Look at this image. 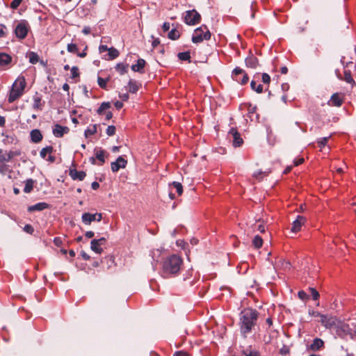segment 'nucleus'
<instances>
[{
  "instance_id": "nucleus-60",
  "label": "nucleus",
  "mask_w": 356,
  "mask_h": 356,
  "mask_svg": "<svg viewBox=\"0 0 356 356\" xmlns=\"http://www.w3.org/2000/svg\"><path fill=\"white\" fill-rule=\"evenodd\" d=\"M303 162H304L303 158L296 159L293 161L294 165H296V166H298V165L302 164Z\"/></svg>"
},
{
  "instance_id": "nucleus-59",
  "label": "nucleus",
  "mask_w": 356,
  "mask_h": 356,
  "mask_svg": "<svg viewBox=\"0 0 356 356\" xmlns=\"http://www.w3.org/2000/svg\"><path fill=\"white\" fill-rule=\"evenodd\" d=\"M109 49L106 45H104V44H101L99 47V51L100 53H103V52H105L106 51H109Z\"/></svg>"
},
{
  "instance_id": "nucleus-26",
  "label": "nucleus",
  "mask_w": 356,
  "mask_h": 356,
  "mask_svg": "<svg viewBox=\"0 0 356 356\" xmlns=\"http://www.w3.org/2000/svg\"><path fill=\"white\" fill-rule=\"evenodd\" d=\"M343 103V99L340 95L335 93L332 95L330 104L334 106H340Z\"/></svg>"
},
{
  "instance_id": "nucleus-16",
  "label": "nucleus",
  "mask_w": 356,
  "mask_h": 356,
  "mask_svg": "<svg viewBox=\"0 0 356 356\" xmlns=\"http://www.w3.org/2000/svg\"><path fill=\"white\" fill-rule=\"evenodd\" d=\"M69 175L73 180L79 181H83L86 176L84 171H78L76 169H70Z\"/></svg>"
},
{
  "instance_id": "nucleus-55",
  "label": "nucleus",
  "mask_w": 356,
  "mask_h": 356,
  "mask_svg": "<svg viewBox=\"0 0 356 356\" xmlns=\"http://www.w3.org/2000/svg\"><path fill=\"white\" fill-rule=\"evenodd\" d=\"M23 229L24 232H26V233H29L30 234H32L33 232H34L33 227H32V225H31L29 224L26 225L24 227Z\"/></svg>"
},
{
  "instance_id": "nucleus-17",
  "label": "nucleus",
  "mask_w": 356,
  "mask_h": 356,
  "mask_svg": "<svg viewBox=\"0 0 356 356\" xmlns=\"http://www.w3.org/2000/svg\"><path fill=\"white\" fill-rule=\"evenodd\" d=\"M49 204L46 202H38L34 205L29 206L28 207V211L34 212V211H41L46 209L49 208Z\"/></svg>"
},
{
  "instance_id": "nucleus-9",
  "label": "nucleus",
  "mask_w": 356,
  "mask_h": 356,
  "mask_svg": "<svg viewBox=\"0 0 356 356\" xmlns=\"http://www.w3.org/2000/svg\"><path fill=\"white\" fill-rule=\"evenodd\" d=\"M228 136L230 139L232 138L234 147H237L243 145V139L236 129L232 128L228 133Z\"/></svg>"
},
{
  "instance_id": "nucleus-12",
  "label": "nucleus",
  "mask_w": 356,
  "mask_h": 356,
  "mask_svg": "<svg viewBox=\"0 0 356 356\" xmlns=\"http://www.w3.org/2000/svg\"><path fill=\"white\" fill-rule=\"evenodd\" d=\"M324 341L320 338H315L312 342L307 346V350L313 352L318 351L324 348Z\"/></svg>"
},
{
  "instance_id": "nucleus-18",
  "label": "nucleus",
  "mask_w": 356,
  "mask_h": 356,
  "mask_svg": "<svg viewBox=\"0 0 356 356\" xmlns=\"http://www.w3.org/2000/svg\"><path fill=\"white\" fill-rule=\"evenodd\" d=\"M52 152L53 147L51 146H47L41 149L40 155L42 159H46L47 156L49 155L47 160L53 162L54 161V158L51 155Z\"/></svg>"
},
{
  "instance_id": "nucleus-7",
  "label": "nucleus",
  "mask_w": 356,
  "mask_h": 356,
  "mask_svg": "<svg viewBox=\"0 0 356 356\" xmlns=\"http://www.w3.org/2000/svg\"><path fill=\"white\" fill-rule=\"evenodd\" d=\"M29 24L26 21H22L16 26L15 33L19 39H24L26 37L29 31Z\"/></svg>"
},
{
  "instance_id": "nucleus-15",
  "label": "nucleus",
  "mask_w": 356,
  "mask_h": 356,
  "mask_svg": "<svg viewBox=\"0 0 356 356\" xmlns=\"http://www.w3.org/2000/svg\"><path fill=\"white\" fill-rule=\"evenodd\" d=\"M69 131L67 127H63L58 124H56L53 129V134L57 138L62 137L65 134Z\"/></svg>"
},
{
  "instance_id": "nucleus-52",
  "label": "nucleus",
  "mask_w": 356,
  "mask_h": 356,
  "mask_svg": "<svg viewBox=\"0 0 356 356\" xmlns=\"http://www.w3.org/2000/svg\"><path fill=\"white\" fill-rule=\"evenodd\" d=\"M262 82L265 84H269L270 82V76L267 73H263L261 75Z\"/></svg>"
},
{
  "instance_id": "nucleus-63",
  "label": "nucleus",
  "mask_w": 356,
  "mask_h": 356,
  "mask_svg": "<svg viewBox=\"0 0 356 356\" xmlns=\"http://www.w3.org/2000/svg\"><path fill=\"white\" fill-rule=\"evenodd\" d=\"M104 115H105V119L106 120H109L112 118L113 117V113L111 111H106Z\"/></svg>"
},
{
  "instance_id": "nucleus-22",
  "label": "nucleus",
  "mask_w": 356,
  "mask_h": 356,
  "mask_svg": "<svg viewBox=\"0 0 356 356\" xmlns=\"http://www.w3.org/2000/svg\"><path fill=\"white\" fill-rule=\"evenodd\" d=\"M95 219V213H84L81 216L82 222L86 225H90Z\"/></svg>"
},
{
  "instance_id": "nucleus-61",
  "label": "nucleus",
  "mask_w": 356,
  "mask_h": 356,
  "mask_svg": "<svg viewBox=\"0 0 356 356\" xmlns=\"http://www.w3.org/2000/svg\"><path fill=\"white\" fill-rule=\"evenodd\" d=\"M170 28V24L169 22H164L163 26H162V29L163 30L164 32H167L169 31Z\"/></svg>"
},
{
  "instance_id": "nucleus-36",
  "label": "nucleus",
  "mask_w": 356,
  "mask_h": 356,
  "mask_svg": "<svg viewBox=\"0 0 356 356\" xmlns=\"http://www.w3.org/2000/svg\"><path fill=\"white\" fill-rule=\"evenodd\" d=\"M246 356H261L260 351L255 348L250 346L248 350H246Z\"/></svg>"
},
{
  "instance_id": "nucleus-6",
  "label": "nucleus",
  "mask_w": 356,
  "mask_h": 356,
  "mask_svg": "<svg viewBox=\"0 0 356 356\" xmlns=\"http://www.w3.org/2000/svg\"><path fill=\"white\" fill-rule=\"evenodd\" d=\"M184 22L189 26H194L200 22L201 15L195 9L187 10L183 13Z\"/></svg>"
},
{
  "instance_id": "nucleus-29",
  "label": "nucleus",
  "mask_w": 356,
  "mask_h": 356,
  "mask_svg": "<svg viewBox=\"0 0 356 356\" xmlns=\"http://www.w3.org/2000/svg\"><path fill=\"white\" fill-rule=\"evenodd\" d=\"M258 65V60L253 55H251L250 57L246 58V67H249L251 68H256Z\"/></svg>"
},
{
  "instance_id": "nucleus-19",
  "label": "nucleus",
  "mask_w": 356,
  "mask_h": 356,
  "mask_svg": "<svg viewBox=\"0 0 356 356\" xmlns=\"http://www.w3.org/2000/svg\"><path fill=\"white\" fill-rule=\"evenodd\" d=\"M12 57L6 53H0V67H7L12 62Z\"/></svg>"
},
{
  "instance_id": "nucleus-31",
  "label": "nucleus",
  "mask_w": 356,
  "mask_h": 356,
  "mask_svg": "<svg viewBox=\"0 0 356 356\" xmlns=\"http://www.w3.org/2000/svg\"><path fill=\"white\" fill-rule=\"evenodd\" d=\"M97 124H90L84 131V136L86 138H89L90 136L95 134L97 132Z\"/></svg>"
},
{
  "instance_id": "nucleus-28",
  "label": "nucleus",
  "mask_w": 356,
  "mask_h": 356,
  "mask_svg": "<svg viewBox=\"0 0 356 356\" xmlns=\"http://www.w3.org/2000/svg\"><path fill=\"white\" fill-rule=\"evenodd\" d=\"M111 108V103L108 102H104L101 104L98 109L97 110V113L102 115H104L107 110Z\"/></svg>"
},
{
  "instance_id": "nucleus-37",
  "label": "nucleus",
  "mask_w": 356,
  "mask_h": 356,
  "mask_svg": "<svg viewBox=\"0 0 356 356\" xmlns=\"http://www.w3.org/2000/svg\"><path fill=\"white\" fill-rule=\"evenodd\" d=\"M252 245L255 248H260L263 245V239L259 235H256L252 240Z\"/></svg>"
},
{
  "instance_id": "nucleus-4",
  "label": "nucleus",
  "mask_w": 356,
  "mask_h": 356,
  "mask_svg": "<svg viewBox=\"0 0 356 356\" xmlns=\"http://www.w3.org/2000/svg\"><path fill=\"white\" fill-rule=\"evenodd\" d=\"M259 313L254 309L246 308V333L259 330Z\"/></svg>"
},
{
  "instance_id": "nucleus-13",
  "label": "nucleus",
  "mask_w": 356,
  "mask_h": 356,
  "mask_svg": "<svg viewBox=\"0 0 356 356\" xmlns=\"http://www.w3.org/2000/svg\"><path fill=\"white\" fill-rule=\"evenodd\" d=\"M232 77L234 80L240 82L241 84H245V74L243 69L238 67L234 68L232 73Z\"/></svg>"
},
{
  "instance_id": "nucleus-14",
  "label": "nucleus",
  "mask_w": 356,
  "mask_h": 356,
  "mask_svg": "<svg viewBox=\"0 0 356 356\" xmlns=\"http://www.w3.org/2000/svg\"><path fill=\"white\" fill-rule=\"evenodd\" d=\"M306 218L302 216H298L297 218L293 222L291 232L297 233L300 231L302 226L305 223Z\"/></svg>"
},
{
  "instance_id": "nucleus-43",
  "label": "nucleus",
  "mask_w": 356,
  "mask_h": 356,
  "mask_svg": "<svg viewBox=\"0 0 356 356\" xmlns=\"http://www.w3.org/2000/svg\"><path fill=\"white\" fill-rule=\"evenodd\" d=\"M67 49L70 53L76 54L78 51V47L76 44L70 43L67 44Z\"/></svg>"
},
{
  "instance_id": "nucleus-48",
  "label": "nucleus",
  "mask_w": 356,
  "mask_h": 356,
  "mask_svg": "<svg viewBox=\"0 0 356 356\" xmlns=\"http://www.w3.org/2000/svg\"><path fill=\"white\" fill-rule=\"evenodd\" d=\"M298 297L302 300H307L309 298V295H308L305 291H300L298 292Z\"/></svg>"
},
{
  "instance_id": "nucleus-56",
  "label": "nucleus",
  "mask_w": 356,
  "mask_h": 356,
  "mask_svg": "<svg viewBox=\"0 0 356 356\" xmlns=\"http://www.w3.org/2000/svg\"><path fill=\"white\" fill-rule=\"evenodd\" d=\"M7 29L5 25L0 24V38L5 37L6 35Z\"/></svg>"
},
{
  "instance_id": "nucleus-41",
  "label": "nucleus",
  "mask_w": 356,
  "mask_h": 356,
  "mask_svg": "<svg viewBox=\"0 0 356 356\" xmlns=\"http://www.w3.org/2000/svg\"><path fill=\"white\" fill-rule=\"evenodd\" d=\"M177 56L179 60H184V61L190 60V58H191L190 52H188V51L179 53Z\"/></svg>"
},
{
  "instance_id": "nucleus-53",
  "label": "nucleus",
  "mask_w": 356,
  "mask_h": 356,
  "mask_svg": "<svg viewBox=\"0 0 356 356\" xmlns=\"http://www.w3.org/2000/svg\"><path fill=\"white\" fill-rule=\"evenodd\" d=\"M309 316H311L312 317H314V318H321V316H323L322 314H321L318 311H315V310H309Z\"/></svg>"
},
{
  "instance_id": "nucleus-21",
  "label": "nucleus",
  "mask_w": 356,
  "mask_h": 356,
  "mask_svg": "<svg viewBox=\"0 0 356 356\" xmlns=\"http://www.w3.org/2000/svg\"><path fill=\"white\" fill-rule=\"evenodd\" d=\"M15 156L13 152L8 153H3L2 149H0V165L10 161Z\"/></svg>"
},
{
  "instance_id": "nucleus-45",
  "label": "nucleus",
  "mask_w": 356,
  "mask_h": 356,
  "mask_svg": "<svg viewBox=\"0 0 356 356\" xmlns=\"http://www.w3.org/2000/svg\"><path fill=\"white\" fill-rule=\"evenodd\" d=\"M116 131V128L113 125H110L107 127L106 133L108 136H112L115 135Z\"/></svg>"
},
{
  "instance_id": "nucleus-24",
  "label": "nucleus",
  "mask_w": 356,
  "mask_h": 356,
  "mask_svg": "<svg viewBox=\"0 0 356 356\" xmlns=\"http://www.w3.org/2000/svg\"><path fill=\"white\" fill-rule=\"evenodd\" d=\"M30 137L32 142L38 143L42 140V135L39 129H33L30 133Z\"/></svg>"
},
{
  "instance_id": "nucleus-32",
  "label": "nucleus",
  "mask_w": 356,
  "mask_h": 356,
  "mask_svg": "<svg viewBox=\"0 0 356 356\" xmlns=\"http://www.w3.org/2000/svg\"><path fill=\"white\" fill-rule=\"evenodd\" d=\"M138 89L139 86L138 83L136 81L131 79L128 83L129 92L131 93H136L138 90Z\"/></svg>"
},
{
  "instance_id": "nucleus-11",
  "label": "nucleus",
  "mask_w": 356,
  "mask_h": 356,
  "mask_svg": "<svg viewBox=\"0 0 356 356\" xmlns=\"http://www.w3.org/2000/svg\"><path fill=\"white\" fill-rule=\"evenodd\" d=\"M127 161L122 156H120L115 161L112 162L111 164V170L113 172H118L120 168H124L127 165Z\"/></svg>"
},
{
  "instance_id": "nucleus-20",
  "label": "nucleus",
  "mask_w": 356,
  "mask_h": 356,
  "mask_svg": "<svg viewBox=\"0 0 356 356\" xmlns=\"http://www.w3.org/2000/svg\"><path fill=\"white\" fill-rule=\"evenodd\" d=\"M161 254V250L159 249L152 250L150 252V256L152 259V265L153 268L154 269L156 267V265L159 262V259L160 258Z\"/></svg>"
},
{
  "instance_id": "nucleus-33",
  "label": "nucleus",
  "mask_w": 356,
  "mask_h": 356,
  "mask_svg": "<svg viewBox=\"0 0 356 356\" xmlns=\"http://www.w3.org/2000/svg\"><path fill=\"white\" fill-rule=\"evenodd\" d=\"M251 88L258 93H261L263 91V86L261 83L255 80H252L250 83Z\"/></svg>"
},
{
  "instance_id": "nucleus-44",
  "label": "nucleus",
  "mask_w": 356,
  "mask_h": 356,
  "mask_svg": "<svg viewBox=\"0 0 356 356\" xmlns=\"http://www.w3.org/2000/svg\"><path fill=\"white\" fill-rule=\"evenodd\" d=\"M240 321H241V331L242 333H245V314H243V312L241 311L240 314Z\"/></svg>"
},
{
  "instance_id": "nucleus-39",
  "label": "nucleus",
  "mask_w": 356,
  "mask_h": 356,
  "mask_svg": "<svg viewBox=\"0 0 356 356\" xmlns=\"http://www.w3.org/2000/svg\"><path fill=\"white\" fill-rule=\"evenodd\" d=\"M28 56L29 62L32 64H35L38 61L39 56L36 53L33 51L29 52Z\"/></svg>"
},
{
  "instance_id": "nucleus-38",
  "label": "nucleus",
  "mask_w": 356,
  "mask_h": 356,
  "mask_svg": "<svg viewBox=\"0 0 356 356\" xmlns=\"http://www.w3.org/2000/svg\"><path fill=\"white\" fill-rule=\"evenodd\" d=\"M108 58L111 60H113L118 57L119 56V51L118 49H115L114 47H111L108 51Z\"/></svg>"
},
{
  "instance_id": "nucleus-49",
  "label": "nucleus",
  "mask_w": 356,
  "mask_h": 356,
  "mask_svg": "<svg viewBox=\"0 0 356 356\" xmlns=\"http://www.w3.org/2000/svg\"><path fill=\"white\" fill-rule=\"evenodd\" d=\"M79 76V68L76 66H73L71 68V77L72 79L76 78Z\"/></svg>"
},
{
  "instance_id": "nucleus-62",
  "label": "nucleus",
  "mask_w": 356,
  "mask_h": 356,
  "mask_svg": "<svg viewBox=\"0 0 356 356\" xmlns=\"http://www.w3.org/2000/svg\"><path fill=\"white\" fill-rule=\"evenodd\" d=\"M281 88L283 92H286L289 90L290 86L288 83H284L282 84Z\"/></svg>"
},
{
  "instance_id": "nucleus-10",
  "label": "nucleus",
  "mask_w": 356,
  "mask_h": 356,
  "mask_svg": "<svg viewBox=\"0 0 356 356\" xmlns=\"http://www.w3.org/2000/svg\"><path fill=\"white\" fill-rule=\"evenodd\" d=\"M320 322L321 323L322 325L328 329L334 330L335 325H337L336 318L328 315L323 314L320 319Z\"/></svg>"
},
{
  "instance_id": "nucleus-23",
  "label": "nucleus",
  "mask_w": 356,
  "mask_h": 356,
  "mask_svg": "<svg viewBox=\"0 0 356 356\" xmlns=\"http://www.w3.org/2000/svg\"><path fill=\"white\" fill-rule=\"evenodd\" d=\"M145 63L146 62L144 59L139 58L137 60V63L132 65L131 68L134 72H143Z\"/></svg>"
},
{
  "instance_id": "nucleus-5",
  "label": "nucleus",
  "mask_w": 356,
  "mask_h": 356,
  "mask_svg": "<svg viewBox=\"0 0 356 356\" xmlns=\"http://www.w3.org/2000/svg\"><path fill=\"white\" fill-rule=\"evenodd\" d=\"M210 38L211 33L209 29L205 25H202L194 31L192 35V42L198 44L204 40H209Z\"/></svg>"
},
{
  "instance_id": "nucleus-8",
  "label": "nucleus",
  "mask_w": 356,
  "mask_h": 356,
  "mask_svg": "<svg viewBox=\"0 0 356 356\" xmlns=\"http://www.w3.org/2000/svg\"><path fill=\"white\" fill-rule=\"evenodd\" d=\"M106 239L101 237L99 239H92L90 242V249L97 254H100L103 252L102 246L105 245Z\"/></svg>"
},
{
  "instance_id": "nucleus-42",
  "label": "nucleus",
  "mask_w": 356,
  "mask_h": 356,
  "mask_svg": "<svg viewBox=\"0 0 356 356\" xmlns=\"http://www.w3.org/2000/svg\"><path fill=\"white\" fill-rule=\"evenodd\" d=\"M179 36H180L179 32L175 29H172L168 33V38L171 40H177L179 38Z\"/></svg>"
},
{
  "instance_id": "nucleus-34",
  "label": "nucleus",
  "mask_w": 356,
  "mask_h": 356,
  "mask_svg": "<svg viewBox=\"0 0 356 356\" xmlns=\"http://www.w3.org/2000/svg\"><path fill=\"white\" fill-rule=\"evenodd\" d=\"M34 181L31 179H29L25 182V186L24 188V192L26 193H29L33 188Z\"/></svg>"
},
{
  "instance_id": "nucleus-35",
  "label": "nucleus",
  "mask_w": 356,
  "mask_h": 356,
  "mask_svg": "<svg viewBox=\"0 0 356 356\" xmlns=\"http://www.w3.org/2000/svg\"><path fill=\"white\" fill-rule=\"evenodd\" d=\"M343 80L346 81L348 83H350L353 86L355 83L353 78L352 77L351 73L349 70L344 71V77Z\"/></svg>"
},
{
  "instance_id": "nucleus-2",
  "label": "nucleus",
  "mask_w": 356,
  "mask_h": 356,
  "mask_svg": "<svg viewBox=\"0 0 356 356\" xmlns=\"http://www.w3.org/2000/svg\"><path fill=\"white\" fill-rule=\"evenodd\" d=\"M26 82L24 76H19L13 83L10 93L8 97V102L13 103L22 97L24 92Z\"/></svg>"
},
{
  "instance_id": "nucleus-58",
  "label": "nucleus",
  "mask_w": 356,
  "mask_h": 356,
  "mask_svg": "<svg viewBox=\"0 0 356 356\" xmlns=\"http://www.w3.org/2000/svg\"><path fill=\"white\" fill-rule=\"evenodd\" d=\"M280 353L283 355H286L289 353V349L288 347L284 346L280 349Z\"/></svg>"
},
{
  "instance_id": "nucleus-1",
  "label": "nucleus",
  "mask_w": 356,
  "mask_h": 356,
  "mask_svg": "<svg viewBox=\"0 0 356 356\" xmlns=\"http://www.w3.org/2000/svg\"><path fill=\"white\" fill-rule=\"evenodd\" d=\"M183 265L181 257L172 254L167 257L162 264V274L164 277L176 275L180 271Z\"/></svg>"
},
{
  "instance_id": "nucleus-57",
  "label": "nucleus",
  "mask_w": 356,
  "mask_h": 356,
  "mask_svg": "<svg viewBox=\"0 0 356 356\" xmlns=\"http://www.w3.org/2000/svg\"><path fill=\"white\" fill-rule=\"evenodd\" d=\"M54 243L57 247H60L63 243L62 238L60 237H55L54 239Z\"/></svg>"
},
{
  "instance_id": "nucleus-47",
  "label": "nucleus",
  "mask_w": 356,
  "mask_h": 356,
  "mask_svg": "<svg viewBox=\"0 0 356 356\" xmlns=\"http://www.w3.org/2000/svg\"><path fill=\"white\" fill-rule=\"evenodd\" d=\"M10 171L9 165L6 163L0 165V173L2 175H6L7 172Z\"/></svg>"
},
{
  "instance_id": "nucleus-25",
  "label": "nucleus",
  "mask_w": 356,
  "mask_h": 356,
  "mask_svg": "<svg viewBox=\"0 0 356 356\" xmlns=\"http://www.w3.org/2000/svg\"><path fill=\"white\" fill-rule=\"evenodd\" d=\"M33 108L35 110H42L44 102H42V97L40 96L38 93L35 95L33 97Z\"/></svg>"
},
{
  "instance_id": "nucleus-3",
  "label": "nucleus",
  "mask_w": 356,
  "mask_h": 356,
  "mask_svg": "<svg viewBox=\"0 0 356 356\" xmlns=\"http://www.w3.org/2000/svg\"><path fill=\"white\" fill-rule=\"evenodd\" d=\"M336 336L347 339L348 337L354 339L356 337V330L351 327L348 324L339 322L334 328Z\"/></svg>"
},
{
  "instance_id": "nucleus-50",
  "label": "nucleus",
  "mask_w": 356,
  "mask_h": 356,
  "mask_svg": "<svg viewBox=\"0 0 356 356\" xmlns=\"http://www.w3.org/2000/svg\"><path fill=\"white\" fill-rule=\"evenodd\" d=\"M309 291L312 298L314 300H318L320 296L319 293L314 288H309Z\"/></svg>"
},
{
  "instance_id": "nucleus-27",
  "label": "nucleus",
  "mask_w": 356,
  "mask_h": 356,
  "mask_svg": "<svg viewBox=\"0 0 356 356\" xmlns=\"http://www.w3.org/2000/svg\"><path fill=\"white\" fill-rule=\"evenodd\" d=\"M106 152L104 149H95V155L97 159L99 161V165H102L105 162Z\"/></svg>"
},
{
  "instance_id": "nucleus-30",
  "label": "nucleus",
  "mask_w": 356,
  "mask_h": 356,
  "mask_svg": "<svg viewBox=\"0 0 356 356\" xmlns=\"http://www.w3.org/2000/svg\"><path fill=\"white\" fill-rule=\"evenodd\" d=\"M129 65L124 63H118L115 66V70L120 74H124L127 72Z\"/></svg>"
},
{
  "instance_id": "nucleus-54",
  "label": "nucleus",
  "mask_w": 356,
  "mask_h": 356,
  "mask_svg": "<svg viewBox=\"0 0 356 356\" xmlns=\"http://www.w3.org/2000/svg\"><path fill=\"white\" fill-rule=\"evenodd\" d=\"M22 0H13L10 3V8L13 9H17L21 4Z\"/></svg>"
},
{
  "instance_id": "nucleus-40",
  "label": "nucleus",
  "mask_w": 356,
  "mask_h": 356,
  "mask_svg": "<svg viewBox=\"0 0 356 356\" xmlns=\"http://www.w3.org/2000/svg\"><path fill=\"white\" fill-rule=\"evenodd\" d=\"M170 186H173L179 195H181L183 193V187L181 183L173 181Z\"/></svg>"
},
{
  "instance_id": "nucleus-46",
  "label": "nucleus",
  "mask_w": 356,
  "mask_h": 356,
  "mask_svg": "<svg viewBox=\"0 0 356 356\" xmlns=\"http://www.w3.org/2000/svg\"><path fill=\"white\" fill-rule=\"evenodd\" d=\"M330 138V136L329 137H323V138H320L318 140V146L322 148L323 147H325L327 142H328V140Z\"/></svg>"
},
{
  "instance_id": "nucleus-51",
  "label": "nucleus",
  "mask_w": 356,
  "mask_h": 356,
  "mask_svg": "<svg viewBox=\"0 0 356 356\" xmlns=\"http://www.w3.org/2000/svg\"><path fill=\"white\" fill-rule=\"evenodd\" d=\"M98 85L102 88H106L107 85V80L102 77H98L97 79Z\"/></svg>"
},
{
  "instance_id": "nucleus-64",
  "label": "nucleus",
  "mask_w": 356,
  "mask_h": 356,
  "mask_svg": "<svg viewBox=\"0 0 356 356\" xmlns=\"http://www.w3.org/2000/svg\"><path fill=\"white\" fill-rule=\"evenodd\" d=\"M173 356H189L186 353L183 351L176 352Z\"/></svg>"
}]
</instances>
